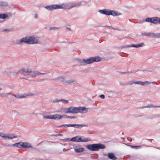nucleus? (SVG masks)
<instances>
[{"label":"nucleus","instance_id":"nucleus-1","mask_svg":"<svg viewBox=\"0 0 160 160\" xmlns=\"http://www.w3.org/2000/svg\"><path fill=\"white\" fill-rule=\"evenodd\" d=\"M23 43L28 44H33L38 43V38L34 37H23L20 40H17L15 42L16 44H20Z\"/></svg>","mask_w":160,"mask_h":160},{"label":"nucleus","instance_id":"nucleus-2","mask_svg":"<svg viewBox=\"0 0 160 160\" xmlns=\"http://www.w3.org/2000/svg\"><path fill=\"white\" fill-rule=\"evenodd\" d=\"M18 73H22L23 74L26 73L27 75H31L32 77H35L39 75H42L45 73L46 72H41L36 71H32L30 69H21L18 71V72H16L15 75H17Z\"/></svg>","mask_w":160,"mask_h":160},{"label":"nucleus","instance_id":"nucleus-3","mask_svg":"<svg viewBox=\"0 0 160 160\" xmlns=\"http://www.w3.org/2000/svg\"><path fill=\"white\" fill-rule=\"evenodd\" d=\"M101 60L100 57H92L87 59H78V62L80 65H85L87 64L92 63L94 62H100Z\"/></svg>","mask_w":160,"mask_h":160},{"label":"nucleus","instance_id":"nucleus-4","mask_svg":"<svg viewBox=\"0 0 160 160\" xmlns=\"http://www.w3.org/2000/svg\"><path fill=\"white\" fill-rule=\"evenodd\" d=\"M86 147L88 149L93 151H98L99 149H104L106 147L104 145L100 143L89 144Z\"/></svg>","mask_w":160,"mask_h":160},{"label":"nucleus","instance_id":"nucleus-5","mask_svg":"<svg viewBox=\"0 0 160 160\" xmlns=\"http://www.w3.org/2000/svg\"><path fill=\"white\" fill-rule=\"evenodd\" d=\"M82 5L81 2L72 4L71 3H63L61 4L62 9H70L74 7H76Z\"/></svg>","mask_w":160,"mask_h":160},{"label":"nucleus","instance_id":"nucleus-6","mask_svg":"<svg viewBox=\"0 0 160 160\" xmlns=\"http://www.w3.org/2000/svg\"><path fill=\"white\" fill-rule=\"evenodd\" d=\"M70 140L71 141L78 142H85L91 141L90 139L85 138L83 136H76L71 138Z\"/></svg>","mask_w":160,"mask_h":160},{"label":"nucleus","instance_id":"nucleus-7","mask_svg":"<svg viewBox=\"0 0 160 160\" xmlns=\"http://www.w3.org/2000/svg\"><path fill=\"white\" fill-rule=\"evenodd\" d=\"M98 12L101 14H103L106 15H112L115 16L117 15V12L114 11L109 10L108 9H104L99 10Z\"/></svg>","mask_w":160,"mask_h":160},{"label":"nucleus","instance_id":"nucleus-8","mask_svg":"<svg viewBox=\"0 0 160 160\" xmlns=\"http://www.w3.org/2000/svg\"><path fill=\"white\" fill-rule=\"evenodd\" d=\"M62 110L66 113H77V107L71 106L68 108H63Z\"/></svg>","mask_w":160,"mask_h":160},{"label":"nucleus","instance_id":"nucleus-9","mask_svg":"<svg viewBox=\"0 0 160 160\" xmlns=\"http://www.w3.org/2000/svg\"><path fill=\"white\" fill-rule=\"evenodd\" d=\"M87 125L86 124H63L59 126H56V127L57 128H61L62 127H73L76 128H81L83 127H87Z\"/></svg>","mask_w":160,"mask_h":160},{"label":"nucleus","instance_id":"nucleus-10","mask_svg":"<svg viewBox=\"0 0 160 160\" xmlns=\"http://www.w3.org/2000/svg\"><path fill=\"white\" fill-rule=\"evenodd\" d=\"M47 10L51 11L54 9H62L61 4H55L48 5L44 7Z\"/></svg>","mask_w":160,"mask_h":160},{"label":"nucleus","instance_id":"nucleus-11","mask_svg":"<svg viewBox=\"0 0 160 160\" xmlns=\"http://www.w3.org/2000/svg\"><path fill=\"white\" fill-rule=\"evenodd\" d=\"M145 21L152 22L153 24H156L157 22L160 23V19L157 17H154L152 18H147L145 19Z\"/></svg>","mask_w":160,"mask_h":160},{"label":"nucleus","instance_id":"nucleus-12","mask_svg":"<svg viewBox=\"0 0 160 160\" xmlns=\"http://www.w3.org/2000/svg\"><path fill=\"white\" fill-rule=\"evenodd\" d=\"M73 148L77 153L81 152L85 150L84 148L81 147V145L78 144L74 145L73 147Z\"/></svg>","mask_w":160,"mask_h":160},{"label":"nucleus","instance_id":"nucleus-13","mask_svg":"<svg viewBox=\"0 0 160 160\" xmlns=\"http://www.w3.org/2000/svg\"><path fill=\"white\" fill-rule=\"evenodd\" d=\"M129 83L130 85H132L133 84H135L140 85L142 86H145L150 83V82H148V81L142 82L140 81H135L134 80H132L130 81L129 82Z\"/></svg>","mask_w":160,"mask_h":160},{"label":"nucleus","instance_id":"nucleus-14","mask_svg":"<svg viewBox=\"0 0 160 160\" xmlns=\"http://www.w3.org/2000/svg\"><path fill=\"white\" fill-rule=\"evenodd\" d=\"M88 109L86 108L82 107H77V113H85L88 112Z\"/></svg>","mask_w":160,"mask_h":160},{"label":"nucleus","instance_id":"nucleus-15","mask_svg":"<svg viewBox=\"0 0 160 160\" xmlns=\"http://www.w3.org/2000/svg\"><path fill=\"white\" fill-rule=\"evenodd\" d=\"M144 46V43L143 42H142L140 43H138L136 45L132 44L131 45H127L125 46H124L122 47L123 48H127L130 47H135L136 48H138V47H142L143 46Z\"/></svg>","mask_w":160,"mask_h":160},{"label":"nucleus","instance_id":"nucleus-16","mask_svg":"<svg viewBox=\"0 0 160 160\" xmlns=\"http://www.w3.org/2000/svg\"><path fill=\"white\" fill-rule=\"evenodd\" d=\"M34 94H32V93H28V94H21V95H14L13 96L15 98H26L27 96H34Z\"/></svg>","mask_w":160,"mask_h":160},{"label":"nucleus","instance_id":"nucleus-17","mask_svg":"<svg viewBox=\"0 0 160 160\" xmlns=\"http://www.w3.org/2000/svg\"><path fill=\"white\" fill-rule=\"evenodd\" d=\"M63 117V116L60 114H56L52 115V119H54L55 120H58Z\"/></svg>","mask_w":160,"mask_h":160},{"label":"nucleus","instance_id":"nucleus-18","mask_svg":"<svg viewBox=\"0 0 160 160\" xmlns=\"http://www.w3.org/2000/svg\"><path fill=\"white\" fill-rule=\"evenodd\" d=\"M8 7V5L6 2H0V8L4 9Z\"/></svg>","mask_w":160,"mask_h":160},{"label":"nucleus","instance_id":"nucleus-19","mask_svg":"<svg viewBox=\"0 0 160 160\" xmlns=\"http://www.w3.org/2000/svg\"><path fill=\"white\" fill-rule=\"evenodd\" d=\"M22 144L23 148H28L32 147L31 144L28 142H22Z\"/></svg>","mask_w":160,"mask_h":160},{"label":"nucleus","instance_id":"nucleus-20","mask_svg":"<svg viewBox=\"0 0 160 160\" xmlns=\"http://www.w3.org/2000/svg\"><path fill=\"white\" fill-rule=\"evenodd\" d=\"M108 158L112 160H115L117 159V157L114 155V154L112 153H108Z\"/></svg>","mask_w":160,"mask_h":160},{"label":"nucleus","instance_id":"nucleus-21","mask_svg":"<svg viewBox=\"0 0 160 160\" xmlns=\"http://www.w3.org/2000/svg\"><path fill=\"white\" fill-rule=\"evenodd\" d=\"M13 146L17 147L18 148H22V142H20L12 144Z\"/></svg>","mask_w":160,"mask_h":160},{"label":"nucleus","instance_id":"nucleus-22","mask_svg":"<svg viewBox=\"0 0 160 160\" xmlns=\"http://www.w3.org/2000/svg\"><path fill=\"white\" fill-rule=\"evenodd\" d=\"M145 108H160L158 106H156L152 104H149L146 105Z\"/></svg>","mask_w":160,"mask_h":160},{"label":"nucleus","instance_id":"nucleus-23","mask_svg":"<svg viewBox=\"0 0 160 160\" xmlns=\"http://www.w3.org/2000/svg\"><path fill=\"white\" fill-rule=\"evenodd\" d=\"M8 139H12L14 138H17L16 136H15L14 135L12 134H7Z\"/></svg>","mask_w":160,"mask_h":160},{"label":"nucleus","instance_id":"nucleus-24","mask_svg":"<svg viewBox=\"0 0 160 160\" xmlns=\"http://www.w3.org/2000/svg\"><path fill=\"white\" fill-rule=\"evenodd\" d=\"M0 136L4 139H8L7 134H4L2 133H0Z\"/></svg>","mask_w":160,"mask_h":160},{"label":"nucleus","instance_id":"nucleus-25","mask_svg":"<svg viewBox=\"0 0 160 160\" xmlns=\"http://www.w3.org/2000/svg\"><path fill=\"white\" fill-rule=\"evenodd\" d=\"M58 79L60 81L63 82L64 83H66L67 82V81L65 80L63 77H59Z\"/></svg>","mask_w":160,"mask_h":160},{"label":"nucleus","instance_id":"nucleus-26","mask_svg":"<svg viewBox=\"0 0 160 160\" xmlns=\"http://www.w3.org/2000/svg\"><path fill=\"white\" fill-rule=\"evenodd\" d=\"M60 102L65 104H68L69 103V100L64 99H60Z\"/></svg>","mask_w":160,"mask_h":160},{"label":"nucleus","instance_id":"nucleus-27","mask_svg":"<svg viewBox=\"0 0 160 160\" xmlns=\"http://www.w3.org/2000/svg\"><path fill=\"white\" fill-rule=\"evenodd\" d=\"M8 15L7 14H0V19H5L7 18L8 17Z\"/></svg>","mask_w":160,"mask_h":160},{"label":"nucleus","instance_id":"nucleus-28","mask_svg":"<svg viewBox=\"0 0 160 160\" xmlns=\"http://www.w3.org/2000/svg\"><path fill=\"white\" fill-rule=\"evenodd\" d=\"M148 36L150 38H154L156 36V35L154 33H148Z\"/></svg>","mask_w":160,"mask_h":160},{"label":"nucleus","instance_id":"nucleus-29","mask_svg":"<svg viewBox=\"0 0 160 160\" xmlns=\"http://www.w3.org/2000/svg\"><path fill=\"white\" fill-rule=\"evenodd\" d=\"M43 118L45 119H52V115H45L43 116Z\"/></svg>","mask_w":160,"mask_h":160},{"label":"nucleus","instance_id":"nucleus-30","mask_svg":"<svg viewBox=\"0 0 160 160\" xmlns=\"http://www.w3.org/2000/svg\"><path fill=\"white\" fill-rule=\"evenodd\" d=\"M67 83H70L71 84H74L76 82V81L73 80H71L69 81H67Z\"/></svg>","mask_w":160,"mask_h":160},{"label":"nucleus","instance_id":"nucleus-31","mask_svg":"<svg viewBox=\"0 0 160 160\" xmlns=\"http://www.w3.org/2000/svg\"><path fill=\"white\" fill-rule=\"evenodd\" d=\"M51 101L53 102H60V99H52L51 100Z\"/></svg>","mask_w":160,"mask_h":160},{"label":"nucleus","instance_id":"nucleus-32","mask_svg":"<svg viewBox=\"0 0 160 160\" xmlns=\"http://www.w3.org/2000/svg\"><path fill=\"white\" fill-rule=\"evenodd\" d=\"M70 139H71L69 138H67L63 139L62 140L65 142H68V141H71Z\"/></svg>","mask_w":160,"mask_h":160},{"label":"nucleus","instance_id":"nucleus-33","mask_svg":"<svg viewBox=\"0 0 160 160\" xmlns=\"http://www.w3.org/2000/svg\"><path fill=\"white\" fill-rule=\"evenodd\" d=\"M11 95V94L10 93H7L5 94H4V97L5 96L6 97H8V95Z\"/></svg>","mask_w":160,"mask_h":160},{"label":"nucleus","instance_id":"nucleus-34","mask_svg":"<svg viewBox=\"0 0 160 160\" xmlns=\"http://www.w3.org/2000/svg\"><path fill=\"white\" fill-rule=\"evenodd\" d=\"M141 146H134V148L138 149V148H141Z\"/></svg>","mask_w":160,"mask_h":160},{"label":"nucleus","instance_id":"nucleus-35","mask_svg":"<svg viewBox=\"0 0 160 160\" xmlns=\"http://www.w3.org/2000/svg\"><path fill=\"white\" fill-rule=\"evenodd\" d=\"M34 17L36 19H37L38 18V15H37V14H36V13H35L34 14Z\"/></svg>","mask_w":160,"mask_h":160},{"label":"nucleus","instance_id":"nucleus-36","mask_svg":"<svg viewBox=\"0 0 160 160\" xmlns=\"http://www.w3.org/2000/svg\"><path fill=\"white\" fill-rule=\"evenodd\" d=\"M148 33H144L142 34V36H148Z\"/></svg>","mask_w":160,"mask_h":160},{"label":"nucleus","instance_id":"nucleus-37","mask_svg":"<svg viewBox=\"0 0 160 160\" xmlns=\"http://www.w3.org/2000/svg\"><path fill=\"white\" fill-rule=\"evenodd\" d=\"M58 28L52 27V28H50V29H53V30H55L56 29H57Z\"/></svg>","mask_w":160,"mask_h":160},{"label":"nucleus","instance_id":"nucleus-38","mask_svg":"<svg viewBox=\"0 0 160 160\" xmlns=\"http://www.w3.org/2000/svg\"><path fill=\"white\" fill-rule=\"evenodd\" d=\"M100 97L102 98H105V96L104 95L102 94L100 95Z\"/></svg>","mask_w":160,"mask_h":160},{"label":"nucleus","instance_id":"nucleus-39","mask_svg":"<svg viewBox=\"0 0 160 160\" xmlns=\"http://www.w3.org/2000/svg\"><path fill=\"white\" fill-rule=\"evenodd\" d=\"M5 145H6V146H8V147H11L12 146H12V145H9V144L8 143H6V144Z\"/></svg>","mask_w":160,"mask_h":160},{"label":"nucleus","instance_id":"nucleus-40","mask_svg":"<svg viewBox=\"0 0 160 160\" xmlns=\"http://www.w3.org/2000/svg\"><path fill=\"white\" fill-rule=\"evenodd\" d=\"M0 96L2 97H4V94L0 93Z\"/></svg>","mask_w":160,"mask_h":160},{"label":"nucleus","instance_id":"nucleus-41","mask_svg":"<svg viewBox=\"0 0 160 160\" xmlns=\"http://www.w3.org/2000/svg\"><path fill=\"white\" fill-rule=\"evenodd\" d=\"M70 118L71 119H74L76 118V117H74V116H70Z\"/></svg>","mask_w":160,"mask_h":160},{"label":"nucleus","instance_id":"nucleus-42","mask_svg":"<svg viewBox=\"0 0 160 160\" xmlns=\"http://www.w3.org/2000/svg\"><path fill=\"white\" fill-rule=\"evenodd\" d=\"M157 36L159 38H160V33H159L157 34Z\"/></svg>","mask_w":160,"mask_h":160},{"label":"nucleus","instance_id":"nucleus-43","mask_svg":"<svg viewBox=\"0 0 160 160\" xmlns=\"http://www.w3.org/2000/svg\"><path fill=\"white\" fill-rule=\"evenodd\" d=\"M109 27L111 28V29H113L118 30V29L117 28H114L112 26H109Z\"/></svg>","mask_w":160,"mask_h":160},{"label":"nucleus","instance_id":"nucleus-44","mask_svg":"<svg viewBox=\"0 0 160 160\" xmlns=\"http://www.w3.org/2000/svg\"><path fill=\"white\" fill-rule=\"evenodd\" d=\"M5 31L6 32H8L9 31H10V30L9 29H6L5 30Z\"/></svg>","mask_w":160,"mask_h":160},{"label":"nucleus","instance_id":"nucleus-45","mask_svg":"<svg viewBox=\"0 0 160 160\" xmlns=\"http://www.w3.org/2000/svg\"><path fill=\"white\" fill-rule=\"evenodd\" d=\"M66 29H68V30H71V29L70 28H68V27H66Z\"/></svg>","mask_w":160,"mask_h":160},{"label":"nucleus","instance_id":"nucleus-46","mask_svg":"<svg viewBox=\"0 0 160 160\" xmlns=\"http://www.w3.org/2000/svg\"><path fill=\"white\" fill-rule=\"evenodd\" d=\"M62 136V135L61 134H58V135H56L55 136Z\"/></svg>","mask_w":160,"mask_h":160},{"label":"nucleus","instance_id":"nucleus-47","mask_svg":"<svg viewBox=\"0 0 160 160\" xmlns=\"http://www.w3.org/2000/svg\"><path fill=\"white\" fill-rule=\"evenodd\" d=\"M132 148H134V146H132V145H131L130 146Z\"/></svg>","mask_w":160,"mask_h":160},{"label":"nucleus","instance_id":"nucleus-48","mask_svg":"<svg viewBox=\"0 0 160 160\" xmlns=\"http://www.w3.org/2000/svg\"><path fill=\"white\" fill-rule=\"evenodd\" d=\"M127 73V72H122V73L124 74H125Z\"/></svg>","mask_w":160,"mask_h":160},{"label":"nucleus","instance_id":"nucleus-49","mask_svg":"<svg viewBox=\"0 0 160 160\" xmlns=\"http://www.w3.org/2000/svg\"><path fill=\"white\" fill-rule=\"evenodd\" d=\"M70 116H67L66 117L68 118H70Z\"/></svg>","mask_w":160,"mask_h":160},{"label":"nucleus","instance_id":"nucleus-50","mask_svg":"<svg viewBox=\"0 0 160 160\" xmlns=\"http://www.w3.org/2000/svg\"><path fill=\"white\" fill-rule=\"evenodd\" d=\"M159 116H160V115H158L157 116V117H159Z\"/></svg>","mask_w":160,"mask_h":160},{"label":"nucleus","instance_id":"nucleus-51","mask_svg":"<svg viewBox=\"0 0 160 160\" xmlns=\"http://www.w3.org/2000/svg\"><path fill=\"white\" fill-rule=\"evenodd\" d=\"M2 90V89L0 88V91Z\"/></svg>","mask_w":160,"mask_h":160},{"label":"nucleus","instance_id":"nucleus-52","mask_svg":"<svg viewBox=\"0 0 160 160\" xmlns=\"http://www.w3.org/2000/svg\"><path fill=\"white\" fill-rule=\"evenodd\" d=\"M159 11H160V9L159 10Z\"/></svg>","mask_w":160,"mask_h":160}]
</instances>
